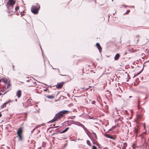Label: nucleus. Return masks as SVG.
Listing matches in <instances>:
<instances>
[{"instance_id":"nucleus-57","label":"nucleus","mask_w":149,"mask_h":149,"mask_svg":"<svg viewBox=\"0 0 149 149\" xmlns=\"http://www.w3.org/2000/svg\"><path fill=\"white\" fill-rule=\"evenodd\" d=\"M1 116H2V114L1 113V112H0V118Z\"/></svg>"},{"instance_id":"nucleus-1","label":"nucleus","mask_w":149,"mask_h":149,"mask_svg":"<svg viewBox=\"0 0 149 149\" xmlns=\"http://www.w3.org/2000/svg\"><path fill=\"white\" fill-rule=\"evenodd\" d=\"M23 132V128L21 127H19L17 130V137H19L18 140L19 141H22L23 140V138L22 136V134Z\"/></svg>"},{"instance_id":"nucleus-12","label":"nucleus","mask_w":149,"mask_h":149,"mask_svg":"<svg viewBox=\"0 0 149 149\" xmlns=\"http://www.w3.org/2000/svg\"><path fill=\"white\" fill-rule=\"evenodd\" d=\"M96 46L98 48V50H99V52H100V51L102 49V48L100 46V44L99 43H97L96 44Z\"/></svg>"},{"instance_id":"nucleus-48","label":"nucleus","mask_w":149,"mask_h":149,"mask_svg":"<svg viewBox=\"0 0 149 149\" xmlns=\"http://www.w3.org/2000/svg\"><path fill=\"white\" fill-rule=\"evenodd\" d=\"M31 101L30 100V99H28V100L27 101V103H29V102H31Z\"/></svg>"},{"instance_id":"nucleus-47","label":"nucleus","mask_w":149,"mask_h":149,"mask_svg":"<svg viewBox=\"0 0 149 149\" xmlns=\"http://www.w3.org/2000/svg\"><path fill=\"white\" fill-rule=\"evenodd\" d=\"M105 108L106 109H108V106L107 105H106L105 107Z\"/></svg>"},{"instance_id":"nucleus-56","label":"nucleus","mask_w":149,"mask_h":149,"mask_svg":"<svg viewBox=\"0 0 149 149\" xmlns=\"http://www.w3.org/2000/svg\"><path fill=\"white\" fill-rule=\"evenodd\" d=\"M125 113H127V110H125Z\"/></svg>"},{"instance_id":"nucleus-64","label":"nucleus","mask_w":149,"mask_h":149,"mask_svg":"<svg viewBox=\"0 0 149 149\" xmlns=\"http://www.w3.org/2000/svg\"><path fill=\"white\" fill-rule=\"evenodd\" d=\"M1 81V79L0 80V82Z\"/></svg>"},{"instance_id":"nucleus-20","label":"nucleus","mask_w":149,"mask_h":149,"mask_svg":"<svg viewBox=\"0 0 149 149\" xmlns=\"http://www.w3.org/2000/svg\"><path fill=\"white\" fill-rule=\"evenodd\" d=\"M143 58H145L146 59L147 61L145 62V63L147 62H149V56H143Z\"/></svg>"},{"instance_id":"nucleus-2","label":"nucleus","mask_w":149,"mask_h":149,"mask_svg":"<svg viewBox=\"0 0 149 149\" xmlns=\"http://www.w3.org/2000/svg\"><path fill=\"white\" fill-rule=\"evenodd\" d=\"M36 7L35 6H32L31 8V12L34 14H36L38 13V11L40 9V5L38 3L36 4Z\"/></svg>"},{"instance_id":"nucleus-61","label":"nucleus","mask_w":149,"mask_h":149,"mask_svg":"<svg viewBox=\"0 0 149 149\" xmlns=\"http://www.w3.org/2000/svg\"><path fill=\"white\" fill-rule=\"evenodd\" d=\"M112 129H109V131H111V130Z\"/></svg>"},{"instance_id":"nucleus-58","label":"nucleus","mask_w":149,"mask_h":149,"mask_svg":"<svg viewBox=\"0 0 149 149\" xmlns=\"http://www.w3.org/2000/svg\"><path fill=\"white\" fill-rule=\"evenodd\" d=\"M56 69L58 70V72H59V69Z\"/></svg>"},{"instance_id":"nucleus-45","label":"nucleus","mask_w":149,"mask_h":149,"mask_svg":"<svg viewBox=\"0 0 149 149\" xmlns=\"http://www.w3.org/2000/svg\"><path fill=\"white\" fill-rule=\"evenodd\" d=\"M27 82H31V81H32V80H31V79H30L29 80H27L26 81Z\"/></svg>"},{"instance_id":"nucleus-36","label":"nucleus","mask_w":149,"mask_h":149,"mask_svg":"<svg viewBox=\"0 0 149 149\" xmlns=\"http://www.w3.org/2000/svg\"><path fill=\"white\" fill-rule=\"evenodd\" d=\"M60 75L62 76H67L68 77H70L68 75H65V74L63 75V74H60Z\"/></svg>"},{"instance_id":"nucleus-24","label":"nucleus","mask_w":149,"mask_h":149,"mask_svg":"<svg viewBox=\"0 0 149 149\" xmlns=\"http://www.w3.org/2000/svg\"><path fill=\"white\" fill-rule=\"evenodd\" d=\"M81 124V123H80L78 121H75V123H74V124L76 125L79 126H80V125Z\"/></svg>"},{"instance_id":"nucleus-15","label":"nucleus","mask_w":149,"mask_h":149,"mask_svg":"<svg viewBox=\"0 0 149 149\" xmlns=\"http://www.w3.org/2000/svg\"><path fill=\"white\" fill-rule=\"evenodd\" d=\"M104 136L108 138H109L112 139H114L112 136H110L108 134H104Z\"/></svg>"},{"instance_id":"nucleus-37","label":"nucleus","mask_w":149,"mask_h":149,"mask_svg":"<svg viewBox=\"0 0 149 149\" xmlns=\"http://www.w3.org/2000/svg\"><path fill=\"white\" fill-rule=\"evenodd\" d=\"M130 10H128L125 13V14H127L130 12Z\"/></svg>"},{"instance_id":"nucleus-14","label":"nucleus","mask_w":149,"mask_h":149,"mask_svg":"<svg viewBox=\"0 0 149 149\" xmlns=\"http://www.w3.org/2000/svg\"><path fill=\"white\" fill-rule=\"evenodd\" d=\"M75 121L73 120H68V125H70V124H74V123H75Z\"/></svg>"},{"instance_id":"nucleus-6","label":"nucleus","mask_w":149,"mask_h":149,"mask_svg":"<svg viewBox=\"0 0 149 149\" xmlns=\"http://www.w3.org/2000/svg\"><path fill=\"white\" fill-rule=\"evenodd\" d=\"M57 139L60 140H61L62 138L65 139H67V137L64 135L58 134L57 135Z\"/></svg>"},{"instance_id":"nucleus-46","label":"nucleus","mask_w":149,"mask_h":149,"mask_svg":"<svg viewBox=\"0 0 149 149\" xmlns=\"http://www.w3.org/2000/svg\"><path fill=\"white\" fill-rule=\"evenodd\" d=\"M89 119H93V118L92 117H91V116H89Z\"/></svg>"},{"instance_id":"nucleus-42","label":"nucleus","mask_w":149,"mask_h":149,"mask_svg":"<svg viewBox=\"0 0 149 149\" xmlns=\"http://www.w3.org/2000/svg\"><path fill=\"white\" fill-rule=\"evenodd\" d=\"M115 56H120V54H119L117 53L115 55Z\"/></svg>"},{"instance_id":"nucleus-32","label":"nucleus","mask_w":149,"mask_h":149,"mask_svg":"<svg viewBox=\"0 0 149 149\" xmlns=\"http://www.w3.org/2000/svg\"><path fill=\"white\" fill-rule=\"evenodd\" d=\"M19 7L18 6L15 7V11H17L19 9Z\"/></svg>"},{"instance_id":"nucleus-25","label":"nucleus","mask_w":149,"mask_h":149,"mask_svg":"<svg viewBox=\"0 0 149 149\" xmlns=\"http://www.w3.org/2000/svg\"><path fill=\"white\" fill-rule=\"evenodd\" d=\"M69 128V127H67L65 130H64L63 131L61 132V133H64V132H66V131H68V130Z\"/></svg>"},{"instance_id":"nucleus-60","label":"nucleus","mask_w":149,"mask_h":149,"mask_svg":"<svg viewBox=\"0 0 149 149\" xmlns=\"http://www.w3.org/2000/svg\"><path fill=\"white\" fill-rule=\"evenodd\" d=\"M148 98V97H146L145 98V99H147Z\"/></svg>"},{"instance_id":"nucleus-51","label":"nucleus","mask_w":149,"mask_h":149,"mask_svg":"<svg viewBox=\"0 0 149 149\" xmlns=\"http://www.w3.org/2000/svg\"><path fill=\"white\" fill-rule=\"evenodd\" d=\"M96 59L97 60H99V61H101V58L100 59H99V58H96Z\"/></svg>"},{"instance_id":"nucleus-18","label":"nucleus","mask_w":149,"mask_h":149,"mask_svg":"<svg viewBox=\"0 0 149 149\" xmlns=\"http://www.w3.org/2000/svg\"><path fill=\"white\" fill-rule=\"evenodd\" d=\"M46 97L50 99H54V96L53 95H47Z\"/></svg>"},{"instance_id":"nucleus-33","label":"nucleus","mask_w":149,"mask_h":149,"mask_svg":"<svg viewBox=\"0 0 149 149\" xmlns=\"http://www.w3.org/2000/svg\"><path fill=\"white\" fill-rule=\"evenodd\" d=\"M1 149H6L5 147L3 145L1 147Z\"/></svg>"},{"instance_id":"nucleus-49","label":"nucleus","mask_w":149,"mask_h":149,"mask_svg":"<svg viewBox=\"0 0 149 149\" xmlns=\"http://www.w3.org/2000/svg\"><path fill=\"white\" fill-rule=\"evenodd\" d=\"M12 66H13V70H14L15 66H14V65H13Z\"/></svg>"},{"instance_id":"nucleus-62","label":"nucleus","mask_w":149,"mask_h":149,"mask_svg":"<svg viewBox=\"0 0 149 149\" xmlns=\"http://www.w3.org/2000/svg\"><path fill=\"white\" fill-rule=\"evenodd\" d=\"M58 127V126H56V127H54V128H57V127Z\"/></svg>"},{"instance_id":"nucleus-35","label":"nucleus","mask_w":149,"mask_h":149,"mask_svg":"<svg viewBox=\"0 0 149 149\" xmlns=\"http://www.w3.org/2000/svg\"><path fill=\"white\" fill-rule=\"evenodd\" d=\"M80 126H81L82 127L83 129L85 127L82 124H81L80 125Z\"/></svg>"},{"instance_id":"nucleus-44","label":"nucleus","mask_w":149,"mask_h":149,"mask_svg":"<svg viewBox=\"0 0 149 149\" xmlns=\"http://www.w3.org/2000/svg\"><path fill=\"white\" fill-rule=\"evenodd\" d=\"M48 90V89L47 88L44 90V91H47Z\"/></svg>"},{"instance_id":"nucleus-27","label":"nucleus","mask_w":149,"mask_h":149,"mask_svg":"<svg viewBox=\"0 0 149 149\" xmlns=\"http://www.w3.org/2000/svg\"><path fill=\"white\" fill-rule=\"evenodd\" d=\"M86 143L88 145L90 146H91V145L90 144V142L89 140H87L86 141Z\"/></svg>"},{"instance_id":"nucleus-31","label":"nucleus","mask_w":149,"mask_h":149,"mask_svg":"<svg viewBox=\"0 0 149 149\" xmlns=\"http://www.w3.org/2000/svg\"><path fill=\"white\" fill-rule=\"evenodd\" d=\"M120 56H114V60H118L119 57Z\"/></svg>"},{"instance_id":"nucleus-13","label":"nucleus","mask_w":149,"mask_h":149,"mask_svg":"<svg viewBox=\"0 0 149 149\" xmlns=\"http://www.w3.org/2000/svg\"><path fill=\"white\" fill-rule=\"evenodd\" d=\"M10 100H9L8 102H6L5 103H4L1 106V108H3L4 107H5L6 106V105L8 104V103L10 102Z\"/></svg>"},{"instance_id":"nucleus-8","label":"nucleus","mask_w":149,"mask_h":149,"mask_svg":"<svg viewBox=\"0 0 149 149\" xmlns=\"http://www.w3.org/2000/svg\"><path fill=\"white\" fill-rule=\"evenodd\" d=\"M8 9V12L9 13H11V12H13L14 10V8L13 6H12V7L9 8V6H7Z\"/></svg>"},{"instance_id":"nucleus-4","label":"nucleus","mask_w":149,"mask_h":149,"mask_svg":"<svg viewBox=\"0 0 149 149\" xmlns=\"http://www.w3.org/2000/svg\"><path fill=\"white\" fill-rule=\"evenodd\" d=\"M15 3V2L13 0H9L7 3V6H9V8L12 7V6Z\"/></svg>"},{"instance_id":"nucleus-21","label":"nucleus","mask_w":149,"mask_h":149,"mask_svg":"<svg viewBox=\"0 0 149 149\" xmlns=\"http://www.w3.org/2000/svg\"><path fill=\"white\" fill-rule=\"evenodd\" d=\"M137 98L138 99V108L139 109H140V101L139 100L140 99V97H138Z\"/></svg>"},{"instance_id":"nucleus-41","label":"nucleus","mask_w":149,"mask_h":149,"mask_svg":"<svg viewBox=\"0 0 149 149\" xmlns=\"http://www.w3.org/2000/svg\"><path fill=\"white\" fill-rule=\"evenodd\" d=\"M40 126V125H38L36 127H35V129H37V128H38V127H39Z\"/></svg>"},{"instance_id":"nucleus-50","label":"nucleus","mask_w":149,"mask_h":149,"mask_svg":"<svg viewBox=\"0 0 149 149\" xmlns=\"http://www.w3.org/2000/svg\"><path fill=\"white\" fill-rule=\"evenodd\" d=\"M55 133H54V132L53 133H52V134H51V136H53L54 135H55Z\"/></svg>"},{"instance_id":"nucleus-39","label":"nucleus","mask_w":149,"mask_h":149,"mask_svg":"<svg viewBox=\"0 0 149 149\" xmlns=\"http://www.w3.org/2000/svg\"><path fill=\"white\" fill-rule=\"evenodd\" d=\"M95 102V101H93L91 102L92 104H94Z\"/></svg>"},{"instance_id":"nucleus-54","label":"nucleus","mask_w":149,"mask_h":149,"mask_svg":"<svg viewBox=\"0 0 149 149\" xmlns=\"http://www.w3.org/2000/svg\"><path fill=\"white\" fill-rule=\"evenodd\" d=\"M122 6H124V7H127V6H126V5H123Z\"/></svg>"},{"instance_id":"nucleus-29","label":"nucleus","mask_w":149,"mask_h":149,"mask_svg":"<svg viewBox=\"0 0 149 149\" xmlns=\"http://www.w3.org/2000/svg\"><path fill=\"white\" fill-rule=\"evenodd\" d=\"M84 130L86 132H90L88 131V130L86 128V127H85L84 128Z\"/></svg>"},{"instance_id":"nucleus-52","label":"nucleus","mask_w":149,"mask_h":149,"mask_svg":"<svg viewBox=\"0 0 149 149\" xmlns=\"http://www.w3.org/2000/svg\"><path fill=\"white\" fill-rule=\"evenodd\" d=\"M131 67L132 68H134V66H133V65H131Z\"/></svg>"},{"instance_id":"nucleus-17","label":"nucleus","mask_w":149,"mask_h":149,"mask_svg":"<svg viewBox=\"0 0 149 149\" xmlns=\"http://www.w3.org/2000/svg\"><path fill=\"white\" fill-rule=\"evenodd\" d=\"M143 67H144V65H143V68L142 69V70L140 71L136 75L135 74H134V76L133 77V78H134L136 76L139 75L140 73H141L142 72V71H143V68H144Z\"/></svg>"},{"instance_id":"nucleus-30","label":"nucleus","mask_w":149,"mask_h":149,"mask_svg":"<svg viewBox=\"0 0 149 149\" xmlns=\"http://www.w3.org/2000/svg\"><path fill=\"white\" fill-rule=\"evenodd\" d=\"M23 106L25 108H27L29 106L31 105H29V104H28V105H26L24 106V104L23 103Z\"/></svg>"},{"instance_id":"nucleus-63","label":"nucleus","mask_w":149,"mask_h":149,"mask_svg":"<svg viewBox=\"0 0 149 149\" xmlns=\"http://www.w3.org/2000/svg\"><path fill=\"white\" fill-rule=\"evenodd\" d=\"M132 97V96H130L129 97V98H130Z\"/></svg>"},{"instance_id":"nucleus-55","label":"nucleus","mask_w":149,"mask_h":149,"mask_svg":"<svg viewBox=\"0 0 149 149\" xmlns=\"http://www.w3.org/2000/svg\"><path fill=\"white\" fill-rule=\"evenodd\" d=\"M40 132V131L39 130H38V132L37 133H38L39 132Z\"/></svg>"},{"instance_id":"nucleus-11","label":"nucleus","mask_w":149,"mask_h":149,"mask_svg":"<svg viewBox=\"0 0 149 149\" xmlns=\"http://www.w3.org/2000/svg\"><path fill=\"white\" fill-rule=\"evenodd\" d=\"M53 131H54V132L55 134H57L58 135L59 134L61 133V132L60 131L58 130L57 129H56L55 130L53 129Z\"/></svg>"},{"instance_id":"nucleus-22","label":"nucleus","mask_w":149,"mask_h":149,"mask_svg":"<svg viewBox=\"0 0 149 149\" xmlns=\"http://www.w3.org/2000/svg\"><path fill=\"white\" fill-rule=\"evenodd\" d=\"M123 146L122 147V149H126V147L127 146V144L126 143H123Z\"/></svg>"},{"instance_id":"nucleus-19","label":"nucleus","mask_w":149,"mask_h":149,"mask_svg":"<svg viewBox=\"0 0 149 149\" xmlns=\"http://www.w3.org/2000/svg\"><path fill=\"white\" fill-rule=\"evenodd\" d=\"M90 133H91V132H86V133L87 134V135H88V137L90 138V139L91 140V141H93V143H94L93 142V139L91 137V136H90V135L89 134Z\"/></svg>"},{"instance_id":"nucleus-3","label":"nucleus","mask_w":149,"mask_h":149,"mask_svg":"<svg viewBox=\"0 0 149 149\" xmlns=\"http://www.w3.org/2000/svg\"><path fill=\"white\" fill-rule=\"evenodd\" d=\"M68 111L66 110H63L57 113L56 114V116L57 117V119H60L61 117H62L64 114H67Z\"/></svg>"},{"instance_id":"nucleus-7","label":"nucleus","mask_w":149,"mask_h":149,"mask_svg":"<svg viewBox=\"0 0 149 149\" xmlns=\"http://www.w3.org/2000/svg\"><path fill=\"white\" fill-rule=\"evenodd\" d=\"M64 82H61L60 83H58L56 86V87L57 89H60L62 88L63 86Z\"/></svg>"},{"instance_id":"nucleus-26","label":"nucleus","mask_w":149,"mask_h":149,"mask_svg":"<svg viewBox=\"0 0 149 149\" xmlns=\"http://www.w3.org/2000/svg\"><path fill=\"white\" fill-rule=\"evenodd\" d=\"M92 133L95 136V139H97V135H96V134H95V132H93V131H92Z\"/></svg>"},{"instance_id":"nucleus-34","label":"nucleus","mask_w":149,"mask_h":149,"mask_svg":"<svg viewBox=\"0 0 149 149\" xmlns=\"http://www.w3.org/2000/svg\"><path fill=\"white\" fill-rule=\"evenodd\" d=\"M3 146L5 147L6 149H10V148L9 147L5 146L4 145H3Z\"/></svg>"},{"instance_id":"nucleus-40","label":"nucleus","mask_w":149,"mask_h":149,"mask_svg":"<svg viewBox=\"0 0 149 149\" xmlns=\"http://www.w3.org/2000/svg\"><path fill=\"white\" fill-rule=\"evenodd\" d=\"M36 129H35L34 128L31 131V134L33 132V131L35 130Z\"/></svg>"},{"instance_id":"nucleus-59","label":"nucleus","mask_w":149,"mask_h":149,"mask_svg":"<svg viewBox=\"0 0 149 149\" xmlns=\"http://www.w3.org/2000/svg\"><path fill=\"white\" fill-rule=\"evenodd\" d=\"M127 54V52H125V53L124 54H123V55H126V54Z\"/></svg>"},{"instance_id":"nucleus-23","label":"nucleus","mask_w":149,"mask_h":149,"mask_svg":"<svg viewBox=\"0 0 149 149\" xmlns=\"http://www.w3.org/2000/svg\"><path fill=\"white\" fill-rule=\"evenodd\" d=\"M134 132L135 133H136V136L137 134V132L138 131V130L137 129L136 127H135L134 128Z\"/></svg>"},{"instance_id":"nucleus-28","label":"nucleus","mask_w":149,"mask_h":149,"mask_svg":"<svg viewBox=\"0 0 149 149\" xmlns=\"http://www.w3.org/2000/svg\"><path fill=\"white\" fill-rule=\"evenodd\" d=\"M10 85H11V84H10V81H9L8 82V86H7V88H9L10 87Z\"/></svg>"},{"instance_id":"nucleus-5","label":"nucleus","mask_w":149,"mask_h":149,"mask_svg":"<svg viewBox=\"0 0 149 149\" xmlns=\"http://www.w3.org/2000/svg\"><path fill=\"white\" fill-rule=\"evenodd\" d=\"M6 85L5 84H4L3 85V88L1 87V86H0V89H1L0 90V91L2 92H4V94L5 93H6L8 91H6L5 89H6L7 88L6 87Z\"/></svg>"},{"instance_id":"nucleus-10","label":"nucleus","mask_w":149,"mask_h":149,"mask_svg":"<svg viewBox=\"0 0 149 149\" xmlns=\"http://www.w3.org/2000/svg\"><path fill=\"white\" fill-rule=\"evenodd\" d=\"M58 119H57V117L55 116H54V118L52 120H51L49 122L47 123H53L55 121H57Z\"/></svg>"},{"instance_id":"nucleus-38","label":"nucleus","mask_w":149,"mask_h":149,"mask_svg":"<svg viewBox=\"0 0 149 149\" xmlns=\"http://www.w3.org/2000/svg\"><path fill=\"white\" fill-rule=\"evenodd\" d=\"M92 149H97L96 147L94 146H92Z\"/></svg>"},{"instance_id":"nucleus-43","label":"nucleus","mask_w":149,"mask_h":149,"mask_svg":"<svg viewBox=\"0 0 149 149\" xmlns=\"http://www.w3.org/2000/svg\"><path fill=\"white\" fill-rule=\"evenodd\" d=\"M137 64V62H134L133 63H132V65H135V64Z\"/></svg>"},{"instance_id":"nucleus-16","label":"nucleus","mask_w":149,"mask_h":149,"mask_svg":"<svg viewBox=\"0 0 149 149\" xmlns=\"http://www.w3.org/2000/svg\"><path fill=\"white\" fill-rule=\"evenodd\" d=\"M1 79V81H2V82L4 84H6L7 83V79L2 78Z\"/></svg>"},{"instance_id":"nucleus-9","label":"nucleus","mask_w":149,"mask_h":149,"mask_svg":"<svg viewBox=\"0 0 149 149\" xmlns=\"http://www.w3.org/2000/svg\"><path fill=\"white\" fill-rule=\"evenodd\" d=\"M21 90H19L16 93V95L18 98H19L21 96Z\"/></svg>"},{"instance_id":"nucleus-53","label":"nucleus","mask_w":149,"mask_h":149,"mask_svg":"<svg viewBox=\"0 0 149 149\" xmlns=\"http://www.w3.org/2000/svg\"><path fill=\"white\" fill-rule=\"evenodd\" d=\"M22 12L21 13H20V14H21V16H22V15H24L23 14H22Z\"/></svg>"}]
</instances>
